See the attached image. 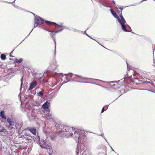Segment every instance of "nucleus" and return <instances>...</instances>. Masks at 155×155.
<instances>
[{
    "mask_svg": "<svg viewBox=\"0 0 155 155\" xmlns=\"http://www.w3.org/2000/svg\"><path fill=\"white\" fill-rule=\"evenodd\" d=\"M59 127L61 129L59 130V132L64 135L65 137H70L71 135H73L72 131L74 128L64 125H60Z\"/></svg>",
    "mask_w": 155,
    "mask_h": 155,
    "instance_id": "nucleus-1",
    "label": "nucleus"
},
{
    "mask_svg": "<svg viewBox=\"0 0 155 155\" xmlns=\"http://www.w3.org/2000/svg\"><path fill=\"white\" fill-rule=\"evenodd\" d=\"M45 22L48 25H55V33L61 32L64 29H67V27L63 25L62 24L58 25L55 22L48 21H45Z\"/></svg>",
    "mask_w": 155,
    "mask_h": 155,
    "instance_id": "nucleus-2",
    "label": "nucleus"
},
{
    "mask_svg": "<svg viewBox=\"0 0 155 155\" xmlns=\"http://www.w3.org/2000/svg\"><path fill=\"white\" fill-rule=\"evenodd\" d=\"M72 132L73 135H71L70 136H72L75 139L77 142L78 141V143H79L81 137V136H80L81 134H84V130L74 128Z\"/></svg>",
    "mask_w": 155,
    "mask_h": 155,
    "instance_id": "nucleus-3",
    "label": "nucleus"
},
{
    "mask_svg": "<svg viewBox=\"0 0 155 155\" xmlns=\"http://www.w3.org/2000/svg\"><path fill=\"white\" fill-rule=\"evenodd\" d=\"M119 15L120 18V19L119 17V19H117L119 23L121 25V28L123 30L126 32H131V29L130 30H128L126 29V25L125 24H127L125 20L122 15V11H120V13Z\"/></svg>",
    "mask_w": 155,
    "mask_h": 155,
    "instance_id": "nucleus-4",
    "label": "nucleus"
},
{
    "mask_svg": "<svg viewBox=\"0 0 155 155\" xmlns=\"http://www.w3.org/2000/svg\"><path fill=\"white\" fill-rule=\"evenodd\" d=\"M37 138L38 139L37 143L42 148L48 150L49 152H48V153L50 154L52 151V149L50 148V147L48 144L46 143L44 140L41 141L39 137H38Z\"/></svg>",
    "mask_w": 155,
    "mask_h": 155,
    "instance_id": "nucleus-5",
    "label": "nucleus"
},
{
    "mask_svg": "<svg viewBox=\"0 0 155 155\" xmlns=\"http://www.w3.org/2000/svg\"><path fill=\"white\" fill-rule=\"evenodd\" d=\"M32 14L35 16L34 21L35 24H38L39 25L42 24L44 23V21L41 18L36 15H35L34 13Z\"/></svg>",
    "mask_w": 155,
    "mask_h": 155,
    "instance_id": "nucleus-6",
    "label": "nucleus"
},
{
    "mask_svg": "<svg viewBox=\"0 0 155 155\" xmlns=\"http://www.w3.org/2000/svg\"><path fill=\"white\" fill-rule=\"evenodd\" d=\"M74 75L75 76V77H74L72 76V77L71 78V80L72 81H74L76 82H83L82 81H81L80 80L81 79H86L87 78L85 77H83L81 76L78 75L77 74H74Z\"/></svg>",
    "mask_w": 155,
    "mask_h": 155,
    "instance_id": "nucleus-7",
    "label": "nucleus"
},
{
    "mask_svg": "<svg viewBox=\"0 0 155 155\" xmlns=\"http://www.w3.org/2000/svg\"><path fill=\"white\" fill-rule=\"evenodd\" d=\"M63 78H64L65 80H64L62 82V84L65 83L70 81V79L72 77V73L68 74L67 75L65 76V77L63 76Z\"/></svg>",
    "mask_w": 155,
    "mask_h": 155,
    "instance_id": "nucleus-8",
    "label": "nucleus"
},
{
    "mask_svg": "<svg viewBox=\"0 0 155 155\" xmlns=\"http://www.w3.org/2000/svg\"><path fill=\"white\" fill-rule=\"evenodd\" d=\"M125 81L124 79H122L121 80L118 81H114L111 82V83L116 82L117 83V84L115 85V84H114L112 85V86H115L116 85V87H114V88H118L120 87V85L122 84L121 83H123Z\"/></svg>",
    "mask_w": 155,
    "mask_h": 155,
    "instance_id": "nucleus-9",
    "label": "nucleus"
},
{
    "mask_svg": "<svg viewBox=\"0 0 155 155\" xmlns=\"http://www.w3.org/2000/svg\"><path fill=\"white\" fill-rule=\"evenodd\" d=\"M42 28L43 29L45 30H46L47 31H48L49 32H51V33L50 34L51 35V37L53 38V39L54 40V44L56 46V39L55 37H54L53 36L56 33H55V31H50L49 30H48L46 29V28L45 27H44L43 26L42 27ZM55 48H56V46H55Z\"/></svg>",
    "mask_w": 155,
    "mask_h": 155,
    "instance_id": "nucleus-10",
    "label": "nucleus"
},
{
    "mask_svg": "<svg viewBox=\"0 0 155 155\" xmlns=\"http://www.w3.org/2000/svg\"><path fill=\"white\" fill-rule=\"evenodd\" d=\"M95 1L101 3L104 7L111 8V7L108 5L105 0H95Z\"/></svg>",
    "mask_w": 155,
    "mask_h": 155,
    "instance_id": "nucleus-11",
    "label": "nucleus"
},
{
    "mask_svg": "<svg viewBox=\"0 0 155 155\" xmlns=\"http://www.w3.org/2000/svg\"><path fill=\"white\" fill-rule=\"evenodd\" d=\"M50 104L49 102L48 101L45 102L42 105V107L44 109H46L45 111L48 112L50 111V110L48 109L49 105Z\"/></svg>",
    "mask_w": 155,
    "mask_h": 155,
    "instance_id": "nucleus-12",
    "label": "nucleus"
},
{
    "mask_svg": "<svg viewBox=\"0 0 155 155\" xmlns=\"http://www.w3.org/2000/svg\"><path fill=\"white\" fill-rule=\"evenodd\" d=\"M7 122L9 124V128L12 129V127L14 125V121H13L12 120V119L9 117H8L7 118Z\"/></svg>",
    "mask_w": 155,
    "mask_h": 155,
    "instance_id": "nucleus-13",
    "label": "nucleus"
},
{
    "mask_svg": "<svg viewBox=\"0 0 155 155\" xmlns=\"http://www.w3.org/2000/svg\"><path fill=\"white\" fill-rule=\"evenodd\" d=\"M27 129L34 135H36V128L35 127H28Z\"/></svg>",
    "mask_w": 155,
    "mask_h": 155,
    "instance_id": "nucleus-14",
    "label": "nucleus"
},
{
    "mask_svg": "<svg viewBox=\"0 0 155 155\" xmlns=\"http://www.w3.org/2000/svg\"><path fill=\"white\" fill-rule=\"evenodd\" d=\"M37 85V82L36 81H32L30 84V86L28 91H30L34 88Z\"/></svg>",
    "mask_w": 155,
    "mask_h": 155,
    "instance_id": "nucleus-15",
    "label": "nucleus"
},
{
    "mask_svg": "<svg viewBox=\"0 0 155 155\" xmlns=\"http://www.w3.org/2000/svg\"><path fill=\"white\" fill-rule=\"evenodd\" d=\"M80 136H81L80 140L79 141V143H80L81 140L84 141L86 139V134L84 131V134H81Z\"/></svg>",
    "mask_w": 155,
    "mask_h": 155,
    "instance_id": "nucleus-16",
    "label": "nucleus"
},
{
    "mask_svg": "<svg viewBox=\"0 0 155 155\" xmlns=\"http://www.w3.org/2000/svg\"><path fill=\"white\" fill-rule=\"evenodd\" d=\"M47 114L45 115L46 118L49 120L52 119V116L51 114L49 113L50 111L49 112H48L47 111H46Z\"/></svg>",
    "mask_w": 155,
    "mask_h": 155,
    "instance_id": "nucleus-17",
    "label": "nucleus"
},
{
    "mask_svg": "<svg viewBox=\"0 0 155 155\" xmlns=\"http://www.w3.org/2000/svg\"><path fill=\"white\" fill-rule=\"evenodd\" d=\"M110 11L112 14L115 18L117 19H119V17L118 15L115 12L112 8L110 9Z\"/></svg>",
    "mask_w": 155,
    "mask_h": 155,
    "instance_id": "nucleus-18",
    "label": "nucleus"
},
{
    "mask_svg": "<svg viewBox=\"0 0 155 155\" xmlns=\"http://www.w3.org/2000/svg\"><path fill=\"white\" fill-rule=\"evenodd\" d=\"M25 136L24 137L27 140H32V137L31 136V134L28 133H27L25 135Z\"/></svg>",
    "mask_w": 155,
    "mask_h": 155,
    "instance_id": "nucleus-19",
    "label": "nucleus"
},
{
    "mask_svg": "<svg viewBox=\"0 0 155 155\" xmlns=\"http://www.w3.org/2000/svg\"><path fill=\"white\" fill-rule=\"evenodd\" d=\"M80 147V146L79 144H78L76 150V155H78L80 151L81 152L82 151V150H81V149Z\"/></svg>",
    "mask_w": 155,
    "mask_h": 155,
    "instance_id": "nucleus-20",
    "label": "nucleus"
},
{
    "mask_svg": "<svg viewBox=\"0 0 155 155\" xmlns=\"http://www.w3.org/2000/svg\"><path fill=\"white\" fill-rule=\"evenodd\" d=\"M0 116L2 119H6V117L5 116L4 112L3 110L1 111L0 113Z\"/></svg>",
    "mask_w": 155,
    "mask_h": 155,
    "instance_id": "nucleus-21",
    "label": "nucleus"
},
{
    "mask_svg": "<svg viewBox=\"0 0 155 155\" xmlns=\"http://www.w3.org/2000/svg\"><path fill=\"white\" fill-rule=\"evenodd\" d=\"M1 58L2 60H5L6 59V56L4 54H2L1 55Z\"/></svg>",
    "mask_w": 155,
    "mask_h": 155,
    "instance_id": "nucleus-22",
    "label": "nucleus"
},
{
    "mask_svg": "<svg viewBox=\"0 0 155 155\" xmlns=\"http://www.w3.org/2000/svg\"><path fill=\"white\" fill-rule=\"evenodd\" d=\"M37 95L38 96L42 97L43 95L44 94L42 91H40L38 93H37Z\"/></svg>",
    "mask_w": 155,
    "mask_h": 155,
    "instance_id": "nucleus-23",
    "label": "nucleus"
},
{
    "mask_svg": "<svg viewBox=\"0 0 155 155\" xmlns=\"http://www.w3.org/2000/svg\"><path fill=\"white\" fill-rule=\"evenodd\" d=\"M23 61V59L21 58H20L19 60L16 59L15 61L17 63H20Z\"/></svg>",
    "mask_w": 155,
    "mask_h": 155,
    "instance_id": "nucleus-24",
    "label": "nucleus"
},
{
    "mask_svg": "<svg viewBox=\"0 0 155 155\" xmlns=\"http://www.w3.org/2000/svg\"><path fill=\"white\" fill-rule=\"evenodd\" d=\"M23 78V76H22V78L21 79V87H20V91H21V89L22 87V85L23 84V80H22Z\"/></svg>",
    "mask_w": 155,
    "mask_h": 155,
    "instance_id": "nucleus-25",
    "label": "nucleus"
},
{
    "mask_svg": "<svg viewBox=\"0 0 155 155\" xmlns=\"http://www.w3.org/2000/svg\"><path fill=\"white\" fill-rule=\"evenodd\" d=\"M23 125V124L22 123L18 124V125L17 126V128L18 129H20L22 127Z\"/></svg>",
    "mask_w": 155,
    "mask_h": 155,
    "instance_id": "nucleus-26",
    "label": "nucleus"
},
{
    "mask_svg": "<svg viewBox=\"0 0 155 155\" xmlns=\"http://www.w3.org/2000/svg\"><path fill=\"white\" fill-rule=\"evenodd\" d=\"M54 66H55V68H54L53 69H52L51 71H54L55 69V68L57 67V63L56 61H55L54 63Z\"/></svg>",
    "mask_w": 155,
    "mask_h": 155,
    "instance_id": "nucleus-27",
    "label": "nucleus"
},
{
    "mask_svg": "<svg viewBox=\"0 0 155 155\" xmlns=\"http://www.w3.org/2000/svg\"><path fill=\"white\" fill-rule=\"evenodd\" d=\"M33 30V29L29 33V34H28V35H27V36L25 37V39H24L22 41H24V40L25 39V38H26L27 37H28V36L30 34V33H31L32 32V31Z\"/></svg>",
    "mask_w": 155,
    "mask_h": 155,
    "instance_id": "nucleus-28",
    "label": "nucleus"
},
{
    "mask_svg": "<svg viewBox=\"0 0 155 155\" xmlns=\"http://www.w3.org/2000/svg\"><path fill=\"white\" fill-rule=\"evenodd\" d=\"M38 24H35V25H34V28H36L37 27H38Z\"/></svg>",
    "mask_w": 155,
    "mask_h": 155,
    "instance_id": "nucleus-29",
    "label": "nucleus"
},
{
    "mask_svg": "<svg viewBox=\"0 0 155 155\" xmlns=\"http://www.w3.org/2000/svg\"><path fill=\"white\" fill-rule=\"evenodd\" d=\"M100 135V136H102V137H103L104 139L106 140V141H107V140H106L105 139V138H104V134H100V135Z\"/></svg>",
    "mask_w": 155,
    "mask_h": 155,
    "instance_id": "nucleus-30",
    "label": "nucleus"
},
{
    "mask_svg": "<svg viewBox=\"0 0 155 155\" xmlns=\"http://www.w3.org/2000/svg\"><path fill=\"white\" fill-rule=\"evenodd\" d=\"M104 111H105V110H104V107H103V108H102V109L101 113H103V112H104Z\"/></svg>",
    "mask_w": 155,
    "mask_h": 155,
    "instance_id": "nucleus-31",
    "label": "nucleus"
},
{
    "mask_svg": "<svg viewBox=\"0 0 155 155\" xmlns=\"http://www.w3.org/2000/svg\"><path fill=\"white\" fill-rule=\"evenodd\" d=\"M13 51H12L10 54V56L11 57H14V56H12V55H11V54L12 53Z\"/></svg>",
    "mask_w": 155,
    "mask_h": 155,
    "instance_id": "nucleus-32",
    "label": "nucleus"
},
{
    "mask_svg": "<svg viewBox=\"0 0 155 155\" xmlns=\"http://www.w3.org/2000/svg\"><path fill=\"white\" fill-rule=\"evenodd\" d=\"M119 8L121 10V11H122L123 10V8H122V7L121 6H120V7H119Z\"/></svg>",
    "mask_w": 155,
    "mask_h": 155,
    "instance_id": "nucleus-33",
    "label": "nucleus"
},
{
    "mask_svg": "<svg viewBox=\"0 0 155 155\" xmlns=\"http://www.w3.org/2000/svg\"><path fill=\"white\" fill-rule=\"evenodd\" d=\"M4 130L2 129L0 130V132H2Z\"/></svg>",
    "mask_w": 155,
    "mask_h": 155,
    "instance_id": "nucleus-34",
    "label": "nucleus"
},
{
    "mask_svg": "<svg viewBox=\"0 0 155 155\" xmlns=\"http://www.w3.org/2000/svg\"><path fill=\"white\" fill-rule=\"evenodd\" d=\"M153 63H154V65H153V66H155V62H154V58H153Z\"/></svg>",
    "mask_w": 155,
    "mask_h": 155,
    "instance_id": "nucleus-35",
    "label": "nucleus"
},
{
    "mask_svg": "<svg viewBox=\"0 0 155 155\" xmlns=\"http://www.w3.org/2000/svg\"><path fill=\"white\" fill-rule=\"evenodd\" d=\"M112 2H113V3L114 4H115V1L114 0H112Z\"/></svg>",
    "mask_w": 155,
    "mask_h": 155,
    "instance_id": "nucleus-36",
    "label": "nucleus"
},
{
    "mask_svg": "<svg viewBox=\"0 0 155 155\" xmlns=\"http://www.w3.org/2000/svg\"><path fill=\"white\" fill-rule=\"evenodd\" d=\"M56 74H57V75H58V74H61V73H58H58H56Z\"/></svg>",
    "mask_w": 155,
    "mask_h": 155,
    "instance_id": "nucleus-37",
    "label": "nucleus"
},
{
    "mask_svg": "<svg viewBox=\"0 0 155 155\" xmlns=\"http://www.w3.org/2000/svg\"><path fill=\"white\" fill-rule=\"evenodd\" d=\"M127 68H128V63L127 62Z\"/></svg>",
    "mask_w": 155,
    "mask_h": 155,
    "instance_id": "nucleus-38",
    "label": "nucleus"
},
{
    "mask_svg": "<svg viewBox=\"0 0 155 155\" xmlns=\"http://www.w3.org/2000/svg\"><path fill=\"white\" fill-rule=\"evenodd\" d=\"M18 9H21V7H18Z\"/></svg>",
    "mask_w": 155,
    "mask_h": 155,
    "instance_id": "nucleus-39",
    "label": "nucleus"
},
{
    "mask_svg": "<svg viewBox=\"0 0 155 155\" xmlns=\"http://www.w3.org/2000/svg\"><path fill=\"white\" fill-rule=\"evenodd\" d=\"M120 11H118V13L119 14L120 13Z\"/></svg>",
    "mask_w": 155,
    "mask_h": 155,
    "instance_id": "nucleus-40",
    "label": "nucleus"
},
{
    "mask_svg": "<svg viewBox=\"0 0 155 155\" xmlns=\"http://www.w3.org/2000/svg\"><path fill=\"white\" fill-rule=\"evenodd\" d=\"M54 54H56V49H55L54 51Z\"/></svg>",
    "mask_w": 155,
    "mask_h": 155,
    "instance_id": "nucleus-41",
    "label": "nucleus"
},
{
    "mask_svg": "<svg viewBox=\"0 0 155 155\" xmlns=\"http://www.w3.org/2000/svg\"><path fill=\"white\" fill-rule=\"evenodd\" d=\"M86 35H87V36H88L90 38H91V37L90 36H89L87 34H86Z\"/></svg>",
    "mask_w": 155,
    "mask_h": 155,
    "instance_id": "nucleus-42",
    "label": "nucleus"
},
{
    "mask_svg": "<svg viewBox=\"0 0 155 155\" xmlns=\"http://www.w3.org/2000/svg\"><path fill=\"white\" fill-rule=\"evenodd\" d=\"M139 75V74L138 73H137L135 74V75H136V76L137 75Z\"/></svg>",
    "mask_w": 155,
    "mask_h": 155,
    "instance_id": "nucleus-43",
    "label": "nucleus"
},
{
    "mask_svg": "<svg viewBox=\"0 0 155 155\" xmlns=\"http://www.w3.org/2000/svg\"><path fill=\"white\" fill-rule=\"evenodd\" d=\"M14 6L15 7H18V6L16 5H14Z\"/></svg>",
    "mask_w": 155,
    "mask_h": 155,
    "instance_id": "nucleus-44",
    "label": "nucleus"
},
{
    "mask_svg": "<svg viewBox=\"0 0 155 155\" xmlns=\"http://www.w3.org/2000/svg\"><path fill=\"white\" fill-rule=\"evenodd\" d=\"M125 77L127 78L128 77V75L127 74L126 75H125Z\"/></svg>",
    "mask_w": 155,
    "mask_h": 155,
    "instance_id": "nucleus-45",
    "label": "nucleus"
},
{
    "mask_svg": "<svg viewBox=\"0 0 155 155\" xmlns=\"http://www.w3.org/2000/svg\"><path fill=\"white\" fill-rule=\"evenodd\" d=\"M111 148L112 151H114V150L113 149V148L111 147Z\"/></svg>",
    "mask_w": 155,
    "mask_h": 155,
    "instance_id": "nucleus-46",
    "label": "nucleus"
},
{
    "mask_svg": "<svg viewBox=\"0 0 155 155\" xmlns=\"http://www.w3.org/2000/svg\"><path fill=\"white\" fill-rule=\"evenodd\" d=\"M15 0H14L13 1V2H12V3H15Z\"/></svg>",
    "mask_w": 155,
    "mask_h": 155,
    "instance_id": "nucleus-47",
    "label": "nucleus"
},
{
    "mask_svg": "<svg viewBox=\"0 0 155 155\" xmlns=\"http://www.w3.org/2000/svg\"><path fill=\"white\" fill-rule=\"evenodd\" d=\"M127 26H128L129 27V28L131 29V28L129 25H127Z\"/></svg>",
    "mask_w": 155,
    "mask_h": 155,
    "instance_id": "nucleus-48",
    "label": "nucleus"
},
{
    "mask_svg": "<svg viewBox=\"0 0 155 155\" xmlns=\"http://www.w3.org/2000/svg\"><path fill=\"white\" fill-rule=\"evenodd\" d=\"M56 84H57V82H56V84H54V86H54V85H55Z\"/></svg>",
    "mask_w": 155,
    "mask_h": 155,
    "instance_id": "nucleus-49",
    "label": "nucleus"
},
{
    "mask_svg": "<svg viewBox=\"0 0 155 155\" xmlns=\"http://www.w3.org/2000/svg\"><path fill=\"white\" fill-rule=\"evenodd\" d=\"M86 31H84V34H86Z\"/></svg>",
    "mask_w": 155,
    "mask_h": 155,
    "instance_id": "nucleus-50",
    "label": "nucleus"
},
{
    "mask_svg": "<svg viewBox=\"0 0 155 155\" xmlns=\"http://www.w3.org/2000/svg\"><path fill=\"white\" fill-rule=\"evenodd\" d=\"M42 78V77H41V78H39L40 80H41Z\"/></svg>",
    "mask_w": 155,
    "mask_h": 155,
    "instance_id": "nucleus-51",
    "label": "nucleus"
},
{
    "mask_svg": "<svg viewBox=\"0 0 155 155\" xmlns=\"http://www.w3.org/2000/svg\"><path fill=\"white\" fill-rule=\"evenodd\" d=\"M135 5H131V6H135Z\"/></svg>",
    "mask_w": 155,
    "mask_h": 155,
    "instance_id": "nucleus-52",
    "label": "nucleus"
},
{
    "mask_svg": "<svg viewBox=\"0 0 155 155\" xmlns=\"http://www.w3.org/2000/svg\"><path fill=\"white\" fill-rule=\"evenodd\" d=\"M92 1V0H91Z\"/></svg>",
    "mask_w": 155,
    "mask_h": 155,
    "instance_id": "nucleus-53",
    "label": "nucleus"
}]
</instances>
